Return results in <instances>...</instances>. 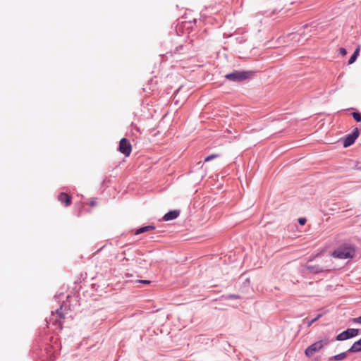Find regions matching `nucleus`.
Listing matches in <instances>:
<instances>
[{
    "label": "nucleus",
    "instance_id": "nucleus-8",
    "mask_svg": "<svg viewBox=\"0 0 361 361\" xmlns=\"http://www.w3.org/2000/svg\"><path fill=\"white\" fill-rule=\"evenodd\" d=\"M180 214L179 210H173L167 212L163 217L164 221H171L176 219Z\"/></svg>",
    "mask_w": 361,
    "mask_h": 361
},
{
    "label": "nucleus",
    "instance_id": "nucleus-19",
    "mask_svg": "<svg viewBox=\"0 0 361 361\" xmlns=\"http://www.w3.org/2000/svg\"><path fill=\"white\" fill-rule=\"evenodd\" d=\"M339 53L342 55V56H345L346 54H347V51L345 48H340L339 49Z\"/></svg>",
    "mask_w": 361,
    "mask_h": 361
},
{
    "label": "nucleus",
    "instance_id": "nucleus-21",
    "mask_svg": "<svg viewBox=\"0 0 361 361\" xmlns=\"http://www.w3.org/2000/svg\"><path fill=\"white\" fill-rule=\"evenodd\" d=\"M298 222L300 224L304 225L306 223V219L305 218H300Z\"/></svg>",
    "mask_w": 361,
    "mask_h": 361
},
{
    "label": "nucleus",
    "instance_id": "nucleus-17",
    "mask_svg": "<svg viewBox=\"0 0 361 361\" xmlns=\"http://www.w3.org/2000/svg\"><path fill=\"white\" fill-rule=\"evenodd\" d=\"M61 319H63V316L61 314V313L59 312V310H56V316L55 322H60Z\"/></svg>",
    "mask_w": 361,
    "mask_h": 361
},
{
    "label": "nucleus",
    "instance_id": "nucleus-5",
    "mask_svg": "<svg viewBox=\"0 0 361 361\" xmlns=\"http://www.w3.org/2000/svg\"><path fill=\"white\" fill-rule=\"evenodd\" d=\"M359 333L357 329H348L347 330L341 332L336 336L337 341H345L348 338L356 336Z\"/></svg>",
    "mask_w": 361,
    "mask_h": 361
},
{
    "label": "nucleus",
    "instance_id": "nucleus-25",
    "mask_svg": "<svg viewBox=\"0 0 361 361\" xmlns=\"http://www.w3.org/2000/svg\"><path fill=\"white\" fill-rule=\"evenodd\" d=\"M307 268L308 269H312V267H307Z\"/></svg>",
    "mask_w": 361,
    "mask_h": 361
},
{
    "label": "nucleus",
    "instance_id": "nucleus-16",
    "mask_svg": "<svg viewBox=\"0 0 361 361\" xmlns=\"http://www.w3.org/2000/svg\"><path fill=\"white\" fill-rule=\"evenodd\" d=\"M219 157V155L217 154H214L209 155L204 159V161L207 162V161H209L214 158Z\"/></svg>",
    "mask_w": 361,
    "mask_h": 361
},
{
    "label": "nucleus",
    "instance_id": "nucleus-11",
    "mask_svg": "<svg viewBox=\"0 0 361 361\" xmlns=\"http://www.w3.org/2000/svg\"><path fill=\"white\" fill-rule=\"evenodd\" d=\"M154 228H155V227L154 226H151V225L143 226V227H141V228L137 229L135 231V235H138V234H140V233H145V232H147V231H150L154 230Z\"/></svg>",
    "mask_w": 361,
    "mask_h": 361
},
{
    "label": "nucleus",
    "instance_id": "nucleus-9",
    "mask_svg": "<svg viewBox=\"0 0 361 361\" xmlns=\"http://www.w3.org/2000/svg\"><path fill=\"white\" fill-rule=\"evenodd\" d=\"M135 263V269H145L147 267V262L145 259L142 257H138L134 259Z\"/></svg>",
    "mask_w": 361,
    "mask_h": 361
},
{
    "label": "nucleus",
    "instance_id": "nucleus-14",
    "mask_svg": "<svg viewBox=\"0 0 361 361\" xmlns=\"http://www.w3.org/2000/svg\"><path fill=\"white\" fill-rule=\"evenodd\" d=\"M289 37H290V39L299 43L300 39V35L298 34H290L288 35Z\"/></svg>",
    "mask_w": 361,
    "mask_h": 361
},
{
    "label": "nucleus",
    "instance_id": "nucleus-22",
    "mask_svg": "<svg viewBox=\"0 0 361 361\" xmlns=\"http://www.w3.org/2000/svg\"><path fill=\"white\" fill-rule=\"evenodd\" d=\"M140 283H145V284H149L151 283L150 281L148 280H140L139 281Z\"/></svg>",
    "mask_w": 361,
    "mask_h": 361
},
{
    "label": "nucleus",
    "instance_id": "nucleus-7",
    "mask_svg": "<svg viewBox=\"0 0 361 361\" xmlns=\"http://www.w3.org/2000/svg\"><path fill=\"white\" fill-rule=\"evenodd\" d=\"M58 200L61 203H63L66 207L71 204V197L66 192H61L58 196Z\"/></svg>",
    "mask_w": 361,
    "mask_h": 361
},
{
    "label": "nucleus",
    "instance_id": "nucleus-24",
    "mask_svg": "<svg viewBox=\"0 0 361 361\" xmlns=\"http://www.w3.org/2000/svg\"><path fill=\"white\" fill-rule=\"evenodd\" d=\"M123 260L128 261V259L126 257H123Z\"/></svg>",
    "mask_w": 361,
    "mask_h": 361
},
{
    "label": "nucleus",
    "instance_id": "nucleus-15",
    "mask_svg": "<svg viewBox=\"0 0 361 361\" xmlns=\"http://www.w3.org/2000/svg\"><path fill=\"white\" fill-rule=\"evenodd\" d=\"M352 116L357 122L361 121V114L358 112H353Z\"/></svg>",
    "mask_w": 361,
    "mask_h": 361
},
{
    "label": "nucleus",
    "instance_id": "nucleus-2",
    "mask_svg": "<svg viewBox=\"0 0 361 361\" xmlns=\"http://www.w3.org/2000/svg\"><path fill=\"white\" fill-rule=\"evenodd\" d=\"M329 343V341L328 338L318 341L307 347L305 350V354L307 357H311L315 353L319 352L323 347L328 345Z\"/></svg>",
    "mask_w": 361,
    "mask_h": 361
},
{
    "label": "nucleus",
    "instance_id": "nucleus-1",
    "mask_svg": "<svg viewBox=\"0 0 361 361\" xmlns=\"http://www.w3.org/2000/svg\"><path fill=\"white\" fill-rule=\"evenodd\" d=\"M355 255V249L350 246H342L335 250L332 256L336 258L345 259L353 258Z\"/></svg>",
    "mask_w": 361,
    "mask_h": 361
},
{
    "label": "nucleus",
    "instance_id": "nucleus-20",
    "mask_svg": "<svg viewBox=\"0 0 361 361\" xmlns=\"http://www.w3.org/2000/svg\"><path fill=\"white\" fill-rule=\"evenodd\" d=\"M354 323L361 324V316L353 319Z\"/></svg>",
    "mask_w": 361,
    "mask_h": 361
},
{
    "label": "nucleus",
    "instance_id": "nucleus-6",
    "mask_svg": "<svg viewBox=\"0 0 361 361\" xmlns=\"http://www.w3.org/2000/svg\"><path fill=\"white\" fill-rule=\"evenodd\" d=\"M360 135V130L357 128H355L353 131L348 135L344 139L343 145L344 147H348L353 145L355 140Z\"/></svg>",
    "mask_w": 361,
    "mask_h": 361
},
{
    "label": "nucleus",
    "instance_id": "nucleus-4",
    "mask_svg": "<svg viewBox=\"0 0 361 361\" xmlns=\"http://www.w3.org/2000/svg\"><path fill=\"white\" fill-rule=\"evenodd\" d=\"M118 150L126 157H128L132 151V146L129 140L126 138H122L119 142Z\"/></svg>",
    "mask_w": 361,
    "mask_h": 361
},
{
    "label": "nucleus",
    "instance_id": "nucleus-12",
    "mask_svg": "<svg viewBox=\"0 0 361 361\" xmlns=\"http://www.w3.org/2000/svg\"><path fill=\"white\" fill-rule=\"evenodd\" d=\"M360 51V46H358L355 49V50L354 53L353 54V55L351 56V57L350 58V59L348 61V64H352L356 61V59L359 55Z\"/></svg>",
    "mask_w": 361,
    "mask_h": 361
},
{
    "label": "nucleus",
    "instance_id": "nucleus-3",
    "mask_svg": "<svg viewBox=\"0 0 361 361\" xmlns=\"http://www.w3.org/2000/svg\"><path fill=\"white\" fill-rule=\"evenodd\" d=\"M252 73L247 71H234L226 75V78L234 82L245 80L251 76Z\"/></svg>",
    "mask_w": 361,
    "mask_h": 361
},
{
    "label": "nucleus",
    "instance_id": "nucleus-10",
    "mask_svg": "<svg viewBox=\"0 0 361 361\" xmlns=\"http://www.w3.org/2000/svg\"><path fill=\"white\" fill-rule=\"evenodd\" d=\"M348 351L351 353L361 351V338L358 341L355 342L353 344V345L349 348Z\"/></svg>",
    "mask_w": 361,
    "mask_h": 361
},
{
    "label": "nucleus",
    "instance_id": "nucleus-18",
    "mask_svg": "<svg viewBox=\"0 0 361 361\" xmlns=\"http://www.w3.org/2000/svg\"><path fill=\"white\" fill-rule=\"evenodd\" d=\"M322 316V314H319L317 315V317H315L314 319H312L310 322H309L308 323V326H310L314 322H315L320 317Z\"/></svg>",
    "mask_w": 361,
    "mask_h": 361
},
{
    "label": "nucleus",
    "instance_id": "nucleus-23",
    "mask_svg": "<svg viewBox=\"0 0 361 361\" xmlns=\"http://www.w3.org/2000/svg\"><path fill=\"white\" fill-rule=\"evenodd\" d=\"M94 205H96V202H95L94 201H92V202H90V206L93 207V206H94Z\"/></svg>",
    "mask_w": 361,
    "mask_h": 361
},
{
    "label": "nucleus",
    "instance_id": "nucleus-13",
    "mask_svg": "<svg viewBox=\"0 0 361 361\" xmlns=\"http://www.w3.org/2000/svg\"><path fill=\"white\" fill-rule=\"evenodd\" d=\"M346 357H347V353L343 352V353H341L340 354L333 356L332 357H331L330 360H334V361H338V360H344L345 358H346Z\"/></svg>",
    "mask_w": 361,
    "mask_h": 361
}]
</instances>
